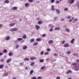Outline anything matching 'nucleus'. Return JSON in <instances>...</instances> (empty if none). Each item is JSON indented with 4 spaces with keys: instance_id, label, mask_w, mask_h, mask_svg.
Instances as JSON below:
<instances>
[{
    "instance_id": "obj_18",
    "label": "nucleus",
    "mask_w": 79,
    "mask_h": 79,
    "mask_svg": "<svg viewBox=\"0 0 79 79\" xmlns=\"http://www.w3.org/2000/svg\"><path fill=\"white\" fill-rule=\"evenodd\" d=\"M74 2V0H71V1L70 2V4H73Z\"/></svg>"
},
{
    "instance_id": "obj_19",
    "label": "nucleus",
    "mask_w": 79,
    "mask_h": 79,
    "mask_svg": "<svg viewBox=\"0 0 79 79\" xmlns=\"http://www.w3.org/2000/svg\"><path fill=\"white\" fill-rule=\"evenodd\" d=\"M56 11L57 12V13L58 14H60V11L58 9H57L56 10Z\"/></svg>"
},
{
    "instance_id": "obj_42",
    "label": "nucleus",
    "mask_w": 79,
    "mask_h": 79,
    "mask_svg": "<svg viewBox=\"0 0 79 79\" xmlns=\"http://www.w3.org/2000/svg\"><path fill=\"white\" fill-rule=\"evenodd\" d=\"M65 43V41H64L62 42V44H64Z\"/></svg>"
},
{
    "instance_id": "obj_15",
    "label": "nucleus",
    "mask_w": 79,
    "mask_h": 79,
    "mask_svg": "<svg viewBox=\"0 0 79 79\" xmlns=\"http://www.w3.org/2000/svg\"><path fill=\"white\" fill-rule=\"evenodd\" d=\"M34 73V71L33 70H31L30 72V74L31 75H32Z\"/></svg>"
},
{
    "instance_id": "obj_7",
    "label": "nucleus",
    "mask_w": 79,
    "mask_h": 79,
    "mask_svg": "<svg viewBox=\"0 0 79 79\" xmlns=\"http://www.w3.org/2000/svg\"><path fill=\"white\" fill-rule=\"evenodd\" d=\"M35 27L36 29H37V30H38L39 29H40V27L37 25H36L35 26Z\"/></svg>"
},
{
    "instance_id": "obj_8",
    "label": "nucleus",
    "mask_w": 79,
    "mask_h": 79,
    "mask_svg": "<svg viewBox=\"0 0 79 79\" xmlns=\"http://www.w3.org/2000/svg\"><path fill=\"white\" fill-rule=\"evenodd\" d=\"M55 31H59L60 30V28L59 27H57L55 28Z\"/></svg>"
},
{
    "instance_id": "obj_52",
    "label": "nucleus",
    "mask_w": 79,
    "mask_h": 79,
    "mask_svg": "<svg viewBox=\"0 0 79 79\" xmlns=\"http://www.w3.org/2000/svg\"><path fill=\"white\" fill-rule=\"evenodd\" d=\"M70 18H71V16H69L67 17V19H70Z\"/></svg>"
},
{
    "instance_id": "obj_9",
    "label": "nucleus",
    "mask_w": 79,
    "mask_h": 79,
    "mask_svg": "<svg viewBox=\"0 0 79 79\" xmlns=\"http://www.w3.org/2000/svg\"><path fill=\"white\" fill-rule=\"evenodd\" d=\"M64 47H69V44H64Z\"/></svg>"
},
{
    "instance_id": "obj_5",
    "label": "nucleus",
    "mask_w": 79,
    "mask_h": 79,
    "mask_svg": "<svg viewBox=\"0 0 79 79\" xmlns=\"http://www.w3.org/2000/svg\"><path fill=\"white\" fill-rule=\"evenodd\" d=\"M10 39V37L9 36H7L6 37V40H9Z\"/></svg>"
},
{
    "instance_id": "obj_47",
    "label": "nucleus",
    "mask_w": 79,
    "mask_h": 79,
    "mask_svg": "<svg viewBox=\"0 0 79 79\" xmlns=\"http://www.w3.org/2000/svg\"><path fill=\"white\" fill-rule=\"evenodd\" d=\"M42 78V77H38L37 79H41Z\"/></svg>"
},
{
    "instance_id": "obj_48",
    "label": "nucleus",
    "mask_w": 79,
    "mask_h": 79,
    "mask_svg": "<svg viewBox=\"0 0 79 79\" xmlns=\"http://www.w3.org/2000/svg\"><path fill=\"white\" fill-rule=\"evenodd\" d=\"M44 51H42L41 52H40V54L41 55H43V54H44Z\"/></svg>"
},
{
    "instance_id": "obj_60",
    "label": "nucleus",
    "mask_w": 79,
    "mask_h": 79,
    "mask_svg": "<svg viewBox=\"0 0 79 79\" xmlns=\"http://www.w3.org/2000/svg\"><path fill=\"white\" fill-rule=\"evenodd\" d=\"M27 68H28V67H25V69H26V70H27Z\"/></svg>"
},
{
    "instance_id": "obj_6",
    "label": "nucleus",
    "mask_w": 79,
    "mask_h": 79,
    "mask_svg": "<svg viewBox=\"0 0 79 79\" xmlns=\"http://www.w3.org/2000/svg\"><path fill=\"white\" fill-rule=\"evenodd\" d=\"M48 43L49 44H53V41L52 40H50L48 41Z\"/></svg>"
},
{
    "instance_id": "obj_50",
    "label": "nucleus",
    "mask_w": 79,
    "mask_h": 79,
    "mask_svg": "<svg viewBox=\"0 0 79 79\" xmlns=\"http://www.w3.org/2000/svg\"><path fill=\"white\" fill-rule=\"evenodd\" d=\"M56 4H58V3H60V2L59 1H57L56 2Z\"/></svg>"
},
{
    "instance_id": "obj_14",
    "label": "nucleus",
    "mask_w": 79,
    "mask_h": 79,
    "mask_svg": "<svg viewBox=\"0 0 79 79\" xmlns=\"http://www.w3.org/2000/svg\"><path fill=\"white\" fill-rule=\"evenodd\" d=\"M24 61H29V59L28 58H24Z\"/></svg>"
},
{
    "instance_id": "obj_43",
    "label": "nucleus",
    "mask_w": 79,
    "mask_h": 79,
    "mask_svg": "<svg viewBox=\"0 0 79 79\" xmlns=\"http://www.w3.org/2000/svg\"><path fill=\"white\" fill-rule=\"evenodd\" d=\"M8 73H6L4 75V76L6 77L7 76V75H8Z\"/></svg>"
},
{
    "instance_id": "obj_51",
    "label": "nucleus",
    "mask_w": 79,
    "mask_h": 79,
    "mask_svg": "<svg viewBox=\"0 0 79 79\" xmlns=\"http://www.w3.org/2000/svg\"><path fill=\"white\" fill-rule=\"evenodd\" d=\"M56 79H60V77H56Z\"/></svg>"
},
{
    "instance_id": "obj_39",
    "label": "nucleus",
    "mask_w": 79,
    "mask_h": 79,
    "mask_svg": "<svg viewBox=\"0 0 79 79\" xmlns=\"http://www.w3.org/2000/svg\"><path fill=\"white\" fill-rule=\"evenodd\" d=\"M60 21H64V19L63 18H61L60 19Z\"/></svg>"
},
{
    "instance_id": "obj_29",
    "label": "nucleus",
    "mask_w": 79,
    "mask_h": 79,
    "mask_svg": "<svg viewBox=\"0 0 79 79\" xmlns=\"http://www.w3.org/2000/svg\"><path fill=\"white\" fill-rule=\"evenodd\" d=\"M34 39H32L30 40L31 42H34Z\"/></svg>"
},
{
    "instance_id": "obj_56",
    "label": "nucleus",
    "mask_w": 79,
    "mask_h": 79,
    "mask_svg": "<svg viewBox=\"0 0 79 79\" xmlns=\"http://www.w3.org/2000/svg\"><path fill=\"white\" fill-rule=\"evenodd\" d=\"M74 56H77V54L76 53H75L73 54Z\"/></svg>"
},
{
    "instance_id": "obj_64",
    "label": "nucleus",
    "mask_w": 79,
    "mask_h": 79,
    "mask_svg": "<svg viewBox=\"0 0 79 79\" xmlns=\"http://www.w3.org/2000/svg\"><path fill=\"white\" fill-rule=\"evenodd\" d=\"M36 3H39V1H37L36 2Z\"/></svg>"
},
{
    "instance_id": "obj_22",
    "label": "nucleus",
    "mask_w": 79,
    "mask_h": 79,
    "mask_svg": "<svg viewBox=\"0 0 79 79\" xmlns=\"http://www.w3.org/2000/svg\"><path fill=\"white\" fill-rule=\"evenodd\" d=\"M65 31L67 32H70V30L68 28L65 29Z\"/></svg>"
},
{
    "instance_id": "obj_61",
    "label": "nucleus",
    "mask_w": 79,
    "mask_h": 79,
    "mask_svg": "<svg viewBox=\"0 0 79 79\" xmlns=\"http://www.w3.org/2000/svg\"><path fill=\"white\" fill-rule=\"evenodd\" d=\"M76 61L78 63H79V59H77V60Z\"/></svg>"
},
{
    "instance_id": "obj_27",
    "label": "nucleus",
    "mask_w": 79,
    "mask_h": 79,
    "mask_svg": "<svg viewBox=\"0 0 79 79\" xmlns=\"http://www.w3.org/2000/svg\"><path fill=\"white\" fill-rule=\"evenodd\" d=\"M5 2L6 3H9V1L8 0H6L5 1Z\"/></svg>"
},
{
    "instance_id": "obj_46",
    "label": "nucleus",
    "mask_w": 79,
    "mask_h": 79,
    "mask_svg": "<svg viewBox=\"0 0 79 79\" xmlns=\"http://www.w3.org/2000/svg\"><path fill=\"white\" fill-rule=\"evenodd\" d=\"M54 2H55V0H51V3H53Z\"/></svg>"
},
{
    "instance_id": "obj_21",
    "label": "nucleus",
    "mask_w": 79,
    "mask_h": 79,
    "mask_svg": "<svg viewBox=\"0 0 79 79\" xmlns=\"http://www.w3.org/2000/svg\"><path fill=\"white\" fill-rule=\"evenodd\" d=\"M38 44V42H36L35 43L33 44V46H36V45H37Z\"/></svg>"
},
{
    "instance_id": "obj_54",
    "label": "nucleus",
    "mask_w": 79,
    "mask_h": 79,
    "mask_svg": "<svg viewBox=\"0 0 79 79\" xmlns=\"http://www.w3.org/2000/svg\"><path fill=\"white\" fill-rule=\"evenodd\" d=\"M53 29H50V30H49V31L50 32H52V31H53Z\"/></svg>"
},
{
    "instance_id": "obj_34",
    "label": "nucleus",
    "mask_w": 79,
    "mask_h": 79,
    "mask_svg": "<svg viewBox=\"0 0 79 79\" xmlns=\"http://www.w3.org/2000/svg\"><path fill=\"white\" fill-rule=\"evenodd\" d=\"M3 68V65H0V68L2 69V68Z\"/></svg>"
},
{
    "instance_id": "obj_24",
    "label": "nucleus",
    "mask_w": 79,
    "mask_h": 79,
    "mask_svg": "<svg viewBox=\"0 0 79 79\" xmlns=\"http://www.w3.org/2000/svg\"><path fill=\"white\" fill-rule=\"evenodd\" d=\"M18 9V8L16 7H14L12 8V10H16Z\"/></svg>"
},
{
    "instance_id": "obj_38",
    "label": "nucleus",
    "mask_w": 79,
    "mask_h": 79,
    "mask_svg": "<svg viewBox=\"0 0 79 79\" xmlns=\"http://www.w3.org/2000/svg\"><path fill=\"white\" fill-rule=\"evenodd\" d=\"M0 61H1V62H3V61H4V59H0Z\"/></svg>"
},
{
    "instance_id": "obj_44",
    "label": "nucleus",
    "mask_w": 79,
    "mask_h": 79,
    "mask_svg": "<svg viewBox=\"0 0 79 79\" xmlns=\"http://www.w3.org/2000/svg\"><path fill=\"white\" fill-rule=\"evenodd\" d=\"M21 66H23V64H24V62H22V63H21L20 64Z\"/></svg>"
},
{
    "instance_id": "obj_1",
    "label": "nucleus",
    "mask_w": 79,
    "mask_h": 79,
    "mask_svg": "<svg viewBox=\"0 0 79 79\" xmlns=\"http://www.w3.org/2000/svg\"><path fill=\"white\" fill-rule=\"evenodd\" d=\"M75 71H77L79 70V64L77 63H74L72 64Z\"/></svg>"
},
{
    "instance_id": "obj_4",
    "label": "nucleus",
    "mask_w": 79,
    "mask_h": 79,
    "mask_svg": "<svg viewBox=\"0 0 79 79\" xmlns=\"http://www.w3.org/2000/svg\"><path fill=\"white\" fill-rule=\"evenodd\" d=\"M30 59L31 60H36L37 58L35 57H32L30 58Z\"/></svg>"
},
{
    "instance_id": "obj_17",
    "label": "nucleus",
    "mask_w": 79,
    "mask_h": 79,
    "mask_svg": "<svg viewBox=\"0 0 79 79\" xmlns=\"http://www.w3.org/2000/svg\"><path fill=\"white\" fill-rule=\"evenodd\" d=\"M71 73V70H68L67 71L66 73L67 74H69V73Z\"/></svg>"
},
{
    "instance_id": "obj_49",
    "label": "nucleus",
    "mask_w": 79,
    "mask_h": 79,
    "mask_svg": "<svg viewBox=\"0 0 79 79\" xmlns=\"http://www.w3.org/2000/svg\"><path fill=\"white\" fill-rule=\"evenodd\" d=\"M47 50L48 52H50V49L49 48H48L47 49Z\"/></svg>"
},
{
    "instance_id": "obj_53",
    "label": "nucleus",
    "mask_w": 79,
    "mask_h": 79,
    "mask_svg": "<svg viewBox=\"0 0 79 79\" xmlns=\"http://www.w3.org/2000/svg\"><path fill=\"white\" fill-rule=\"evenodd\" d=\"M37 78L36 77H33L32 78V79H36Z\"/></svg>"
},
{
    "instance_id": "obj_28",
    "label": "nucleus",
    "mask_w": 79,
    "mask_h": 79,
    "mask_svg": "<svg viewBox=\"0 0 79 79\" xmlns=\"http://www.w3.org/2000/svg\"><path fill=\"white\" fill-rule=\"evenodd\" d=\"M66 54H70L71 53V51H67L66 52Z\"/></svg>"
},
{
    "instance_id": "obj_57",
    "label": "nucleus",
    "mask_w": 79,
    "mask_h": 79,
    "mask_svg": "<svg viewBox=\"0 0 79 79\" xmlns=\"http://www.w3.org/2000/svg\"><path fill=\"white\" fill-rule=\"evenodd\" d=\"M3 55V53L0 52V56H1Z\"/></svg>"
},
{
    "instance_id": "obj_13",
    "label": "nucleus",
    "mask_w": 79,
    "mask_h": 79,
    "mask_svg": "<svg viewBox=\"0 0 79 79\" xmlns=\"http://www.w3.org/2000/svg\"><path fill=\"white\" fill-rule=\"evenodd\" d=\"M17 40L18 41H21V40H23V38H18L17 39Z\"/></svg>"
},
{
    "instance_id": "obj_45",
    "label": "nucleus",
    "mask_w": 79,
    "mask_h": 79,
    "mask_svg": "<svg viewBox=\"0 0 79 79\" xmlns=\"http://www.w3.org/2000/svg\"><path fill=\"white\" fill-rule=\"evenodd\" d=\"M77 6L79 8V2H78L77 5Z\"/></svg>"
},
{
    "instance_id": "obj_59",
    "label": "nucleus",
    "mask_w": 79,
    "mask_h": 79,
    "mask_svg": "<svg viewBox=\"0 0 79 79\" xmlns=\"http://www.w3.org/2000/svg\"><path fill=\"white\" fill-rule=\"evenodd\" d=\"M77 21V19H75L74 20V22H75V21Z\"/></svg>"
},
{
    "instance_id": "obj_37",
    "label": "nucleus",
    "mask_w": 79,
    "mask_h": 79,
    "mask_svg": "<svg viewBox=\"0 0 79 79\" xmlns=\"http://www.w3.org/2000/svg\"><path fill=\"white\" fill-rule=\"evenodd\" d=\"M46 36V35L45 34H43L42 35V37H44Z\"/></svg>"
},
{
    "instance_id": "obj_62",
    "label": "nucleus",
    "mask_w": 79,
    "mask_h": 79,
    "mask_svg": "<svg viewBox=\"0 0 79 79\" xmlns=\"http://www.w3.org/2000/svg\"><path fill=\"white\" fill-rule=\"evenodd\" d=\"M71 0H68V2L70 3V2H71Z\"/></svg>"
},
{
    "instance_id": "obj_35",
    "label": "nucleus",
    "mask_w": 79,
    "mask_h": 79,
    "mask_svg": "<svg viewBox=\"0 0 79 79\" xmlns=\"http://www.w3.org/2000/svg\"><path fill=\"white\" fill-rule=\"evenodd\" d=\"M45 67L43 66L40 69L41 70H42V69H45Z\"/></svg>"
},
{
    "instance_id": "obj_23",
    "label": "nucleus",
    "mask_w": 79,
    "mask_h": 79,
    "mask_svg": "<svg viewBox=\"0 0 79 79\" xmlns=\"http://www.w3.org/2000/svg\"><path fill=\"white\" fill-rule=\"evenodd\" d=\"M36 40L38 42H40V41H41V39L40 38H37L36 39Z\"/></svg>"
},
{
    "instance_id": "obj_10",
    "label": "nucleus",
    "mask_w": 79,
    "mask_h": 79,
    "mask_svg": "<svg viewBox=\"0 0 79 79\" xmlns=\"http://www.w3.org/2000/svg\"><path fill=\"white\" fill-rule=\"evenodd\" d=\"M27 38V36H26V35H23V39H26Z\"/></svg>"
},
{
    "instance_id": "obj_36",
    "label": "nucleus",
    "mask_w": 79,
    "mask_h": 79,
    "mask_svg": "<svg viewBox=\"0 0 79 79\" xmlns=\"http://www.w3.org/2000/svg\"><path fill=\"white\" fill-rule=\"evenodd\" d=\"M34 64H35L34 62H32L31 64V65L32 66H33V65H34Z\"/></svg>"
},
{
    "instance_id": "obj_30",
    "label": "nucleus",
    "mask_w": 79,
    "mask_h": 79,
    "mask_svg": "<svg viewBox=\"0 0 79 79\" xmlns=\"http://www.w3.org/2000/svg\"><path fill=\"white\" fill-rule=\"evenodd\" d=\"M9 56H12V53L11 52H9Z\"/></svg>"
},
{
    "instance_id": "obj_40",
    "label": "nucleus",
    "mask_w": 79,
    "mask_h": 79,
    "mask_svg": "<svg viewBox=\"0 0 79 79\" xmlns=\"http://www.w3.org/2000/svg\"><path fill=\"white\" fill-rule=\"evenodd\" d=\"M48 52H46L44 53V55H48Z\"/></svg>"
},
{
    "instance_id": "obj_41",
    "label": "nucleus",
    "mask_w": 79,
    "mask_h": 79,
    "mask_svg": "<svg viewBox=\"0 0 79 79\" xmlns=\"http://www.w3.org/2000/svg\"><path fill=\"white\" fill-rule=\"evenodd\" d=\"M68 8H66L64 9V11H68Z\"/></svg>"
},
{
    "instance_id": "obj_26",
    "label": "nucleus",
    "mask_w": 79,
    "mask_h": 79,
    "mask_svg": "<svg viewBox=\"0 0 79 79\" xmlns=\"http://www.w3.org/2000/svg\"><path fill=\"white\" fill-rule=\"evenodd\" d=\"M39 61L40 63H42V62H44V59H40L39 60Z\"/></svg>"
},
{
    "instance_id": "obj_11",
    "label": "nucleus",
    "mask_w": 79,
    "mask_h": 79,
    "mask_svg": "<svg viewBox=\"0 0 79 79\" xmlns=\"http://www.w3.org/2000/svg\"><path fill=\"white\" fill-rule=\"evenodd\" d=\"M27 48V47L26 46H24L23 47V50H26Z\"/></svg>"
},
{
    "instance_id": "obj_55",
    "label": "nucleus",
    "mask_w": 79,
    "mask_h": 79,
    "mask_svg": "<svg viewBox=\"0 0 79 79\" xmlns=\"http://www.w3.org/2000/svg\"><path fill=\"white\" fill-rule=\"evenodd\" d=\"M24 42V40H23L21 42V44H23V42Z\"/></svg>"
},
{
    "instance_id": "obj_16",
    "label": "nucleus",
    "mask_w": 79,
    "mask_h": 79,
    "mask_svg": "<svg viewBox=\"0 0 79 79\" xmlns=\"http://www.w3.org/2000/svg\"><path fill=\"white\" fill-rule=\"evenodd\" d=\"M11 59H10L7 60L6 61V62L7 63H10V62H11Z\"/></svg>"
},
{
    "instance_id": "obj_2",
    "label": "nucleus",
    "mask_w": 79,
    "mask_h": 79,
    "mask_svg": "<svg viewBox=\"0 0 79 79\" xmlns=\"http://www.w3.org/2000/svg\"><path fill=\"white\" fill-rule=\"evenodd\" d=\"M18 30V28H12L10 29V31L11 32H13V31H17Z\"/></svg>"
},
{
    "instance_id": "obj_58",
    "label": "nucleus",
    "mask_w": 79,
    "mask_h": 79,
    "mask_svg": "<svg viewBox=\"0 0 79 79\" xmlns=\"http://www.w3.org/2000/svg\"><path fill=\"white\" fill-rule=\"evenodd\" d=\"M19 47V45H17L16 46V48H18Z\"/></svg>"
},
{
    "instance_id": "obj_63",
    "label": "nucleus",
    "mask_w": 79,
    "mask_h": 79,
    "mask_svg": "<svg viewBox=\"0 0 79 79\" xmlns=\"http://www.w3.org/2000/svg\"><path fill=\"white\" fill-rule=\"evenodd\" d=\"M15 43H17V42H18V41H17V40H15Z\"/></svg>"
},
{
    "instance_id": "obj_31",
    "label": "nucleus",
    "mask_w": 79,
    "mask_h": 79,
    "mask_svg": "<svg viewBox=\"0 0 79 79\" xmlns=\"http://www.w3.org/2000/svg\"><path fill=\"white\" fill-rule=\"evenodd\" d=\"M28 1L29 2H34V0H28Z\"/></svg>"
},
{
    "instance_id": "obj_20",
    "label": "nucleus",
    "mask_w": 79,
    "mask_h": 79,
    "mask_svg": "<svg viewBox=\"0 0 79 79\" xmlns=\"http://www.w3.org/2000/svg\"><path fill=\"white\" fill-rule=\"evenodd\" d=\"M29 4L28 3H26L25 4V6L26 7H28V6H29Z\"/></svg>"
},
{
    "instance_id": "obj_25",
    "label": "nucleus",
    "mask_w": 79,
    "mask_h": 79,
    "mask_svg": "<svg viewBox=\"0 0 79 79\" xmlns=\"http://www.w3.org/2000/svg\"><path fill=\"white\" fill-rule=\"evenodd\" d=\"M7 52H8V51H7V50L6 49H4L3 51V52L4 53H7Z\"/></svg>"
},
{
    "instance_id": "obj_3",
    "label": "nucleus",
    "mask_w": 79,
    "mask_h": 79,
    "mask_svg": "<svg viewBox=\"0 0 79 79\" xmlns=\"http://www.w3.org/2000/svg\"><path fill=\"white\" fill-rule=\"evenodd\" d=\"M15 23H11L10 24H9V26H10L11 27H12L14 26H15Z\"/></svg>"
},
{
    "instance_id": "obj_12",
    "label": "nucleus",
    "mask_w": 79,
    "mask_h": 79,
    "mask_svg": "<svg viewBox=\"0 0 79 79\" xmlns=\"http://www.w3.org/2000/svg\"><path fill=\"white\" fill-rule=\"evenodd\" d=\"M74 38L71 41V44H74Z\"/></svg>"
},
{
    "instance_id": "obj_33",
    "label": "nucleus",
    "mask_w": 79,
    "mask_h": 79,
    "mask_svg": "<svg viewBox=\"0 0 79 79\" xmlns=\"http://www.w3.org/2000/svg\"><path fill=\"white\" fill-rule=\"evenodd\" d=\"M38 23L39 24H42V22L41 21H39L38 22Z\"/></svg>"
},
{
    "instance_id": "obj_32",
    "label": "nucleus",
    "mask_w": 79,
    "mask_h": 79,
    "mask_svg": "<svg viewBox=\"0 0 79 79\" xmlns=\"http://www.w3.org/2000/svg\"><path fill=\"white\" fill-rule=\"evenodd\" d=\"M74 18H72V19H70L69 21V22H71L73 21V19Z\"/></svg>"
}]
</instances>
